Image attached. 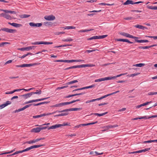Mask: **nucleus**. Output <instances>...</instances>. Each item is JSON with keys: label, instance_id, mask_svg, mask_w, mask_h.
Here are the masks:
<instances>
[{"label": "nucleus", "instance_id": "f257e3e1", "mask_svg": "<svg viewBox=\"0 0 157 157\" xmlns=\"http://www.w3.org/2000/svg\"><path fill=\"white\" fill-rule=\"evenodd\" d=\"M70 126V123H64L62 124H56L54 125H52L49 127H48V130H50L51 129H55L57 128L60 127L61 126Z\"/></svg>", "mask_w": 157, "mask_h": 157}, {"label": "nucleus", "instance_id": "f03ea898", "mask_svg": "<svg viewBox=\"0 0 157 157\" xmlns=\"http://www.w3.org/2000/svg\"><path fill=\"white\" fill-rule=\"evenodd\" d=\"M82 109V108H70L69 109H65L61 111H58V112L59 113H62L64 112H67L68 111H78V110H80Z\"/></svg>", "mask_w": 157, "mask_h": 157}, {"label": "nucleus", "instance_id": "7ed1b4c3", "mask_svg": "<svg viewBox=\"0 0 157 157\" xmlns=\"http://www.w3.org/2000/svg\"><path fill=\"white\" fill-rule=\"evenodd\" d=\"M48 97H47V98H41V99H35V100H30V101H26L25 102H24V104H28L30 103L33 102L43 101L44 100L48 99Z\"/></svg>", "mask_w": 157, "mask_h": 157}, {"label": "nucleus", "instance_id": "20e7f679", "mask_svg": "<svg viewBox=\"0 0 157 157\" xmlns=\"http://www.w3.org/2000/svg\"><path fill=\"white\" fill-rule=\"evenodd\" d=\"M120 34L125 36L127 37L133 39H137L138 37L135 36H134L132 35H130V34L124 33V32H121L119 33Z\"/></svg>", "mask_w": 157, "mask_h": 157}, {"label": "nucleus", "instance_id": "39448f33", "mask_svg": "<svg viewBox=\"0 0 157 157\" xmlns=\"http://www.w3.org/2000/svg\"><path fill=\"white\" fill-rule=\"evenodd\" d=\"M40 64V63H29V64H21L22 67H28L34 66L38 65Z\"/></svg>", "mask_w": 157, "mask_h": 157}, {"label": "nucleus", "instance_id": "423d86ee", "mask_svg": "<svg viewBox=\"0 0 157 157\" xmlns=\"http://www.w3.org/2000/svg\"><path fill=\"white\" fill-rule=\"evenodd\" d=\"M8 13H2L0 14V17H2L8 20H11V17L8 14Z\"/></svg>", "mask_w": 157, "mask_h": 157}, {"label": "nucleus", "instance_id": "0eeeda50", "mask_svg": "<svg viewBox=\"0 0 157 157\" xmlns=\"http://www.w3.org/2000/svg\"><path fill=\"white\" fill-rule=\"evenodd\" d=\"M44 18L48 21H53L55 19V17L53 15H50L45 16Z\"/></svg>", "mask_w": 157, "mask_h": 157}, {"label": "nucleus", "instance_id": "6e6552de", "mask_svg": "<svg viewBox=\"0 0 157 157\" xmlns=\"http://www.w3.org/2000/svg\"><path fill=\"white\" fill-rule=\"evenodd\" d=\"M35 46H29L26 47H24V48H19L18 49V50L22 51H24L25 50H26L27 51H29L30 50H32L33 49V48L35 47Z\"/></svg>", "mask_w": 157, "mask_h": 157}, {"label": "nucleus", "instance_id": "1a4fd4ad", "mask_svg": "<svg viewBox=\"0 0 157 157\" xmlns=\"http://www.w3.org/2000/svg\"><path fill=\"white\" fill-rule=\"evenodd\" d=\"M44 139V138H37L36 140H30L29 141H27L26 142V143L29 144H31L33 143H35L36 142H38L40 140H43Z\"/></svg>", "mask_w": 157, "mask_h": 157}, {"label": "nucleus", "instance_id": "9d476101", "mask_svg": "<svg viewBox=\"0 0 157 157\" xmlns=\"http://www.w3.org/2000/svg\"><path fill=\"white\" fill-rule=\"evenodd\" d=\"M109 77H106L104 78H101L98 79H95L94 80L95 82H100L102 81H104L105 80H110Z\"/></svg>", "mask_w": 157, "mask_h": 157}, {"label": "nucleus", "instance_id": "9b49d317", "mask_svg": "<svg viewBox=\"0 0 157 157\" xmlns=\"http://www.w3.org/2000/svg\"><path fill=\"white\" fill-rule=\"evenodd\" d=\"M11 103V102L10 101H7L5 103L0 105V109H2L8 105H10Z\"/></svg>", "mask_w": 157, "mask_h": 157}, {"label": "nucleus", "instance_id": "f8f14e48", "mask_svg": "<svg viewBox=\"0 0 157 157\" xmlns=\"http://www.w3.org/2000/svg\"><path fill=\"white\" fill-rule=\"evenodd\" d=\"M1 30L4 31L7 33H13L15 31V30L9 29L8 28H3Z\"/></svg>", "mask_w": 157, "mask_h": 157}, {"label": "nucleus", "instance_id": "ddd939ff", "mask_svg": "<svg viewBox=\"0 0 157 157\" xmlns=\"http://www.w3.org/2000/svg\"><path fill=\"white\" fill-rule=\"evenodd\" d=\"M8 24L11 25L16 28L20 27L22 26V25L21 24L15 23H10V22H9Z\"/></svg>", "mask_w": 157, "mask_h": 157}, {"label": "nucleus", "instance_id": "4468645a", "mask_svg": "<svg viewBox=\"0 0 157 157\" xmlns=\"http://www.w3.org/2000/svg\"><path fill=\"white\" fill-rule=\"evenodd\" d=\"M40 131V128L37 127L36 128H34L32 129L31 131L32 132L37 133L39 132Z\"/></svg>", "mask_w": 157, "mask_h": 157}, {"label": "nucleus", "instance_id": "2eb2a0df", "mask_svg": "<svg viewBox=\"0 0 157 157\" xmlns=\"http://www.w3.org/2000/svg\"><path fill=\"white\" fill-rule=\"evenodd\" d=\"M33 95L32 92H31L30 93H27V94H25L21 95V96L24 97L25 99H27L28 98L30 97L31 96Z\"/></svg>", "mask_w": 157, "mask_h": 157}, {"label": "nucleus", "instance_id": "dca6fc26", "mask_svg": "<svg viewBox=\"0 0 157 157\" xmlns=\"http://www.w3.org/2000/svg\"><path fill=\"white\" fill-rule=\"evenodd\" d=\"M117 40L118 41H122L125 42H128L130 44H132L133 42L129 41L128 39H118Z\"/></svg>", "mask_w": 157, "mask_h": 157}, {"label": "nucleus", "instance_id": "f3484780", "mask_svg": "<svg viewBox=\"0 0 157 157\" xmlns=\"http://www.w3.org/2000/svg\"><path fill=\"white\" fill-rule=\"evenodd\" d=\"M118 126L117 124L108 125L105 127V128H106V129L105 130L109 129L111 128L117 127Z\"/></svg>", "mask_w": 157, "mask_h": 157}, {"label": "nucleus", "instance_id": "a211bd4d", "mask_svg": "<svg viewBox=\"0 0 157 157\" xmlns=\"http://www.w3.org/2000/svg\"><path fill=\"white\" fill-rule=\"evenodd\" d=\"M124 5H127L129 4L133 5L134 4V2L133 1L127 0L124 4Z\"/></svg>", "mask_w": 157, "mask_h": 157}, {"label": "nucleus", "instance_id": "6ab92c4d", "mask_svg": "<svg viewBox=\"0 0 157 157\" xmlns=\"http://www.w3.org/2000/svg\"><path fill=\"white\" fill-rule=\"evenodd\" d=\"M0 10L1 11H3L5 13H10L11 14H15L16 12L14 11H11V10H4L3 9H0Z\"/></svg>", "mask_w": 157, "mask_h": 157}, {"label": "nucleus", "instance_id": "aec40b11", "mask_svg": "<svg viewBox=\"0 0 157 157\" xmlns=\"http://www.w3.org/2000/svg\"><path fill=\"white\" fill-rule=\"evenodd\" d=\"M126 74V73L121 74L120 75H117L114 76L109 77V78H110V80L113 79H114L116 78L119 77L123 75H125Z\"/></svg>", "mask_w": 157, "mask_h": 157}, {"label": "nucleus", "instance_id": "412c9836", "mask_svg": "<svg viewBox=\"0 0 157 157\" xmlns=\"http://www.w3.org/2000/svg\"><path fill=\"white\" fill-rule=\"evenodd\" d=\"M95 66V65L90 64L81 65V68L86 67H93Z\"/></svg>", "mask_w": 157, "mask_h": 157}, {"label": "nucleus", "instance_id": "4be33fe9", "mask_svg": "<svg viewBox=\"0 0 157 157\" xmlns=\"http://www.w3.org/2000/svg\"><path fill=\"white\" fill-rule=\"evenodd\" d=\"M135 41L138 43H146L148 42V41L147 40H138L137 39H134Z\"/></svg>", "mask_w": 157, "mask_h": 157}, {"label": "nucleus", "instance_id": "5701e85b", "mask_svg": "<svg viewBox=\"0 0 157 157\" xmlns=\"http://www.w3.org/2000/svg\"><path fill=\"white\" fill-rule=\"evenodd\" d=\"M134 26V27L136 28H139L140 29H144L145 28L143 26L141 25H135Z\"/></svg>", "mask_w": 157, "mask_h": 157}, {"label": "nucleus", "instance_id": "b1692460", "mask_svg": "<svg viewBox=\"0 0 157 157\" xmlns=\"http://www.w3.org/2000/svg\"><path fill=\"white\" fill-rule=\"evenodd\" d=\"M150 149V148H145V149H142V150H140L138 151V152H139V153H141V152H145L146 151H148Z\"/></svg>", "mask_w": 157, "mask_h": 157}, {"label": "nucleus", "instance_id": "393cba45", "mask_svg": "<svg viewBox=\"0 0 157 157\" xmlns=\"http://www.w3.org/2000/svg\"><path fill=\"white\" fill-rule=\"evenodd\" d=\"M144 65V63H140L139 64H136L133 65V66H135L137 67H141Z\"/></svg>", "mask_w": 157, "mask_h": 157}, {"label": "nucleus", "instance_id": "a878e982", "mask_svg": "<svg viewBox=\"0 0 157 157\" xmlns=\"http://www.w3.org/2000/svg\"><path fill=\"white\" fill-rule=\"evenodd\" d=\"M93 30V29H82L79 31V32L80 33H85L86 32L90 31Z\"/></svg>", "mask_w": 157, "mask_h": 157}, {"label": "nucleus", "instance_id": "bb28decb", "mask_svg": "<svg viewBox=\"0 0 157 157\" xmlns=\"http://www.w3.org/2000/svg\"><path fill=\"white\" fill-rule=\"evenodd\" d=\"M107 113V112H105V113H102L101 114H99V113H94V115H97L99 117H100V116H103L106 114Z\"/></svg>", "mask_w": 157, "mask_h": 157}, {"label": "nucleus", "instance_id": "cd10ccee", "mask_svg": "<svg viewBox=\"0 0 157 157\" xmlns=\"http://www.w3.org/2000/svg\"><path fill=\"white\" fill-rule=\"evenodd\" d=\"M42 146H43V145H34L33 146H30V147L31 149H32L34 148L39 147Z\"/></svg>", "mask_w": 157, "mask_h": 157}, {"label": "nucleus", "instance_id": "c85d7f7f", "mask_svg": "<svg viewBox=\"0 0 157 157\" xmlns=\"http://www.w3.org/2000/svg\"><path fill=\"white\" fill-rule=\"evenodd\" d=\"M75 27L73 26H67L64 27V29H75Z\"/></svg>", "mask_w": 157, "mask_h": 157}, {"label": "nucleus", "instance_id": "c756f323", "mask_svg": "<svg viewBox=\"0 0 157 157\" xmlns=\"http://www.w3.org/2000/svg\"><path fill=\"white\" fill-rule=\"evenodd\" d=\"M32 94H37L38 95H40L41 94L42 92L40 90H37L36 91V92H32Z\"/></svg>", "mask_w": 157, "mask_h": 157}, {"label": "nucleus", "instance_id": "7c9ffc66", "mask_svg": "<svg viewBox=\"0 0 157 157\" xmlns=\"http://www.w3.org/2000/svg\"><path fill=\"white\" fill-rule=\"evenodd\" d=\"M32 55V53H30V52H28L26 54L24 55H23L21 57H19V58H20L21 59H23L29 55Z\"/></svg>", "mask_w": 157, "mask_h": 157}, {"label": "nucleus", "instance_id": "2f4dec72", "mask_svg": "<svg viewBox=\"0 0 157 157\" xmlns=\"http://www.w3.org/2000/svg\"><path fill=\"white\" fill-rule=\"evenodd\" d=\"M45 115H44L43 114H42L39 115H36V116H34L33 117L34 118H40L43 116H44Z\"/></svg>", "mask_w": 157, "mask_h": 157}, {"label": "nucleus", "instance_id": "473e14b6", "mask_svg": "<svg viewBox=\"0 0 157 157\" xmlns=\"http://www.w3.org/2000/svg\"><path fill=\"white\" fill-rule=\"evenodd\" d=\"M78 81L77 80H75L74 81H70L69 82H68L67 83V85H70L71 84H73L74 83H75L76 82H78Z\"/></svg>", "mask_w": 157, "mask_h": 157}, {"label": "nucleus", "instance_id": "72a5a7b5", "mask_svg": "<svg viewBox=\"0 0 157 157\" xmlns=\"http://www.w3.org/2000/svg\"><path fill=\"white\" fill-rule=\"evenodd\" d=\"M97 39H98V36H95L90 37L88 38L87 40H95Z\"/></svg>", "mask_w": 157, "mask_h": 157}, {"label": "nucleus", "instance_id": "f704fd0d", "mask_svg": "<svg viewBox=\"0 0 157 157\" xmlns=\"http://www.w3.org/2000/svg\"><path fill=\"white\" fill-rule=\"evenodd\" d=\"M72 103V101H70V102H63V103H61L62 105V106L69 105L71 104Z\"/></svg>", "mask_w": 157, "mask_h": 157}, {"label": "nucleus", "instance_id": "c9c22d12", "mask_svg": "<svg viewBox=\"0 0 157 157\" xmlns=\"http://www.w3.org/2000/svg\"><path fill=\"white\" fill-rule=\"evenodd\" d=\"M108 35H103L101 36H98V39H103L106 37Z\"/></svg>", "mask_w": 157, "mask_h": 157}, {"label": "nucleus", "instance_id": "e433bc0d", "mask_svg": "<svg viewBox=\"0 0 157 157\" xmlns=\"http://www.w3.org/2000/svg\"><path fill=\"white\" fill-rule=\"evenodd\" d=\"M63 41L64 42L71 41H73V39H72L71 38L69 37L68 38L66 39L63 40Z\"/></svg>", "mask_w": 157, "mask_h": 157}, {"label": "nucleus", "instance_id": "4c0bfd02", "mask_svg": "<svg viewBox=\"0 0 157 157\" xmlns=\"http://www.w3.org/2000/svg\"><path fill=\"white\" fill-rule=\"evenodd\" d=\"M110 95H111V94H109L105 95H104V96H103L100 98H99V100H101L103 98H105L107 97H108L109 96H110Z\"/></svg>", "mask_w": 157, "mask_h": 157}, {"label": "nucleus", "instance_id": "58836bf2", "mask_svg": "<svg viewBox=\"0 0 157 157\" xmlns=\"http://www.w3.org/2000/svg\"><path fill=\"white\" fill-rule=\"evenodd\" d=\"M42 41H36L32 43L31 44L34 45L42 44Z\"/></svg>", "mask_w": 157, "mask_h": 157}, {"label": "nucleus", "instance_id": "ea45409f", "mask_svg": "<svg viewBox=\"0 0 157 157\" xmlns=\"http://www.w3.org/2000/svg\"><path fill=\"white\" fill-rule=\"evenodd\" d=\"M14 151H15V150H11V151H10L8 152H4V153H1L0 154V155H4V154H7L10 153H12Z\"/></svg>", "mask_w": 157, "mask_h": 157}, {"label": "nucleus", "instance_id": "a19ab883", "mask_svg": "<svg viewBox=\"0 0 157 157\" xmlns=\"http://www.w3.org/2000/svg\"><path fill=\"white\" fill-rule=\"evenodd\" d=\"M140 119H150V117H149L148 116H145L141 117H140Z\"/></svg>", "mask_w": 157, "mask_h": 157}, {"label": "nucleus", "instance_id": "79ce46f5", "mask_svg": "<svg viewBox=\"0 0 157 157\" xmlns=\"http://www.w3.org/2000/svg\"><path fill=\"white\" fill-rule=\"evenodd\" d=\"M20 153H21V151H17L10 155H8L7 156H8L11 155H13Z\"/></svg>", "mask_w": 157, "mask_h": 157}, {"label": "nucleus", "instance_id": "37998d69", "mask_svg": "<svg viewBox=\"0 0 157 157\" xmlns=\"http://www.w3.org/2000/svg\"><path fill=\"white\" fill-rule=\"evenodd\" d=\"M53 44L52 42L42 41V44Z\"/></svg>", "mask_w": 157, "mask_h": 157}, {"label": "nucleus", "instance_id": "c03bdc74", "mask_svg": "<svg viewBox=\"0 0 157 157\" xmlns=\"http://www.w3.org/2000/svg\"><path fill=\"white\" fill-rule=\"evenodd\" d=\"M31 150V148H30V147H29L25 149H24V150H23L21 151V153H22V152H25V151H29V150Z\"/></svg>", "mask_w": 157, "mask_h": 157}, {"label": "nucleus", "instance_id": "a18cd8bd", "mask_svg": "<svg viewBox=\"0 0 157 157\" xmlns=\"http://www.w3.org/2000/svg\"><path fill=\"white\" fill-rule=\"evenodd\" d=\"M61 106H62L61 103H59L58 104H57L55 105H54L52 106V107H60Z\"/></svg>", "mask_w": 157, "mask_h": 157}, {"label": "nucleus", "instance_id": "49530a36", "mask_svg": "<svg viewBox=\"0 0 157 157\" xmlns=\"http://www.w3.org/2000/svg\"><path fill=\"white\" fill-rule=\"evenodd\" d=\"M30 16V15H28V14H23L21 15V17L22 18H27Z\"/></svg>", "mask_w": 157, "mask_h": 157}, {"label": "nucleus", "instance_id": "de8ad7c7", "mask_svg": "<svg viewBox=\"0 0 157 157\" xmlns=\"http://www.w3.org/2000/svg\"><path fill=\"white\" fill-rule=\"evenodd\" d=\"M74 62H82V63L84 62V60H81V59H74Z\"/></svg>", "mask_w": 157, "mask_h": 157}, {"label": "nucleus", "instance_id": "09e8293b", "mask_svg": "<svg viewBox=\"0 0 157 157\" xmlns=\"http://www.w3.org/2000/svg\"><path fill=\"white\" fill-rule=\"evenodd\" d=\"M71 69L75 68H81V65H79L74 66H71Z\"/></svg>", "mask_w": 157, "mask_h": 157}, {"label": "nucleus", "instance_id": "8fccbe9b", "mask_svg": "<svg viewBox=\"0 0 157 157\" xmlns=\"http://www.w3.org/2000/svg\"><path fill=\"white\" fill-rule=\"evenodd\" d=\"M68 114V113L67 112L65 113H63L61 114H59V115H60V116H65L67 115Z\"/></svg>", "mask_w": 157, "mask_h": 157}, {"label": "nucleus", "instance_id": "3c124183", "mask_svg": "<svg viewBox=\"0 0 157 157\" xmlns=\"http://www.w3.org/2000/svg\"><path fill=\"white\" fill-rule=\"evenodd\" d=\"M95 86V85L94 84H93L91 85H90V86H86L85 88H86V89L91 88L94 87Z\"/></svg>", "mask_w": 157, "mask_h": 157}, {"label": "nucleus", "instance_id": "603ef678", "mask_svg": "<svg viewBox=\"0 0 157 157\" xmlns=\"http://www.w3.org/2000/svg\"><path fill=\"white\" fill-rule=\"evenodd\" d=\"M44 24L46 25V26H48L51 25H52V22L49 21H48L46 22H44Z\"/></svg>", "mask_w": 157, "mask_h": 157}, {"label": "nucleus", "instance_id": "864d4df0", "mask_svg": "<svg viewBox=\"0 0 157 157\" xmlns=\"http://www.w3.org/2000/svg\"><path fill=\"white\" fill-rule=\"evenodd\" d=\"M42 25L41 23H35V27H40Z\"/></svg>", "mask_w": 157, "mask_h": 157}, {"label": "nucleus", "instance_id": "5fc2aeb1", "mask_svg": "<svg viewBox=\"0 0 157 157\" xmlns=\"http://www.w3.org/2000/svg\"><path fill=\"white\" fill-rule=\"evenodd\" d=\"M147 7L148 9L151 10H155V6H148Z\"/></svg>", "mask_w": 157, "mask_h": 157}, {"label": "nucleus", "instance_id": "6e6d98bb", "mask_svg": "<svg viewBox=\"0 0 157 157\" xmlns=\"http://www.w3.org/2000/svg\"><path fill=\"white\" fill-rule=\"evenodd\" d=\"M139 74L138 73H135L133 74H132L129 75L130 77H134V76L137 75Z\"/></svg>", "mask_w": 157, "mask_h": 157}, {"label": "nucleus", "instance_id": "4d7b16f0", "mask_svg": "<svg viewBox=\"0 0 157 157\" xmlns=\"http://www.w3.org/2000/svg\"><path fill=\"white\" fill-rule=\"evenodd\" d=\"M67 86H62L60 87H58L57 89L58 90H60L63 89L64 88H67Z\"/></svg>", "mask_w": 157, "mask_h": 157}, {"label": "nucleus", "instance_id": "13d9d810", "mask_svg": "<svg viewBox=\"0 0 157 157\" xmlns=\"http://www.w3.org/2000/svg\"><path fill=\"white\" fill-rule=\"evenodd\" d=\"M65 63H72L74 62V60H65Z\"/></svg>", "mask_w": 157, "mask_h": 157}, {"label": "nucleus", "instance_id": "bf43d9fd", "mask_svg": "<svg viewBox=\"0 0 157 157\" xmlns=\"http://www.w3.org/2000/svg\"><path fill=\"white\" fill-rule=\"evenodd\" d=\"M65 63H72L74 62V60H65Z\"/></svg>", "mask_w": 157, "mask_h": 157}, {"label": "nucleus", "instance_id": "052dcab7", "mask_svg": "<svg viewBox=\"0 0 157 157\" xmlns=\"http://www.w3.org/2000/svg\"><path fill=\"white\" fill-rule=\"evenodd\" d=\"M124 19L125 20H131L133 19V17H124Z\"/></svg>", "mask_w": 157, "mask_h": 157}, {"label": "nucleus", "instance_id": "680f3d73", "mask_svg": "<svg viewBox=\"0 0 157 157\" xmlns=\"http://www.w3.org/2000/svg\"><path fill=\"white\" fill-rule=\"evenodd\" d=\"M98 100H99V98H97L96 99L90 100V102H94V101H98Z\"/></svg>", "mask_w": 157, "mask_h": 157}, {"label": "nucleus", "instance_id": "e2e57ef3", "mask_svg": "<svg viewBox=\"0 0 157 157\" xmlns=\"http://www.w3.org/2000/svg\"><path fill=\"white\" fill-rule=\"evenodd\" d=\"M98 100H99V98H97L96 99L90 100V102H94V101H98Z\"/></svg>", "mask_w": 157, "mask_h": 157}, {"label": "nucleus", "instance_id": "0e129e2a", "mask_svg": "<svg viewBox=\"0 0 157 157\" xmlns=\"http://www.w3.org/2000/svg\"><path fill=\"white\" fill-rule=\"evenodd\" d=\"M14 93V90L13 91H10V92H6L5 94H11Z\"/></svg>", "mask_w": 157, "mask_h": 157}, {"label": "nucleus", "instance_id": "69168bd1", "mask_svg": "<svg viewBox=\"0 0 157 157\" xmlns=\"http://www.w3.org/2000/svg\"><path fill=\"white\" fill-rule=\"evenodd\" d=\"M9 43L8 42H2L0 44V47H2V46H4V45L5 44H8Z\"/></svg>", "mask_w": 157, "mask_h": 157}, {"label": "nucleus", "instance_id": "338daca9", "mask_svg": "<svg viewBox=\"0 0 157 157\" xmlns=\"http://www.w3.org/2000/svg\"><path fill=\"white\" fill-rule=\"evenodd\" d=\"M29 25L31 27H35V23L33 22H30L29 23Z\"/></svg>", "mask_w": 157, "mask_h": 157}, {"label": "nucleus", "instance_id": "774afa93", "mask_svg": "<svg viewBox=\"0 0 157 157\" xmlns=\"http://www.w3.org/2000/svg\"><path fill=\"white\" fill-rule=\"evenodd\" d=\"M75 96V94H74L70 95H67V96H66V97H65V98H69L70 97H72L73 96Z\"/></svg>", "mask_w": 157, "mask_h": 157}]
</instances>
